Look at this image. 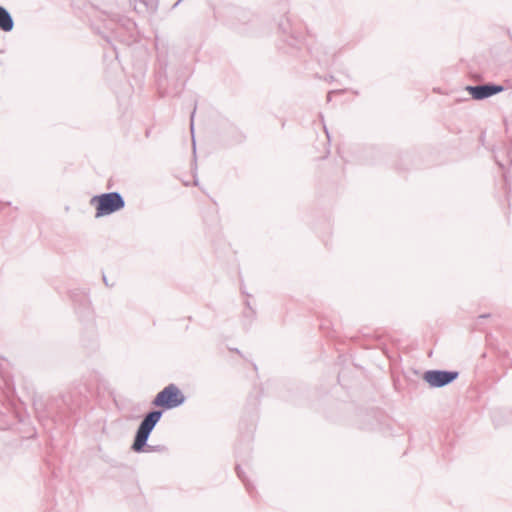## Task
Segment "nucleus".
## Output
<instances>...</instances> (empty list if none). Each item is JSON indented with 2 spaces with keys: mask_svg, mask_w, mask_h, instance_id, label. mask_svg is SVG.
Masks as SVG:
<instances>
[{
  "mask_svg": "<svg viewBox=\"0 0 512 512\" xmlns=\"http://www.w3.org/2000/svg\"><path fill=\"white\" fill-rule=\"evenodd\" d=\"M162 415L163 410H151L144 416L143 420L138 426L132 444V450L134 452H163L167 450L164 445L147 444L150 434L152 433L157 423L160 421Z\"/></svg>",
  "mask_w": 512,
  "mask_h": 512,
  "instance_id": "nucleus-1",
  "label": "nucleus"
},
{
  "mask_svg": "<svg viewBox=\"0 0 512 512\" xmlns=\"http://www.w3.org/2000/svg\"><path fill=\"white\" fill-rule=\"evenodd\" d=\"M95 206L97 218L110 215L125 207V200L119 192H107L95 195L90 201Z\"/></svg>",
  "mask_w": 512,
  "mask_h": 512,
  "instance_id": "nucleus-2",
  "label": "nucleus"
},
{
  "mask_svg": "<svg viewBox=\"0 0 512 512\" xmlns=\"http://www.w3.org/2000/svg\"><path fill=\"white\" fill-rule=\"evenodd\" d=\"M185 402V396L175 384H169L161 390L153 399L152 405L163 410H171L181 406Z\"/></svg>",
  "mask_w": 512,
  "mask_h": 512,
  "instance_id": "nucleus-3",
  "label": "nucleus"
},
{
  "mask_svg": "<svg viewBox=\"0 0 512 512\" xmlns=\"http://www.w3.org/2000/svg\"><path fill=\"white\" fill-rule=\"evenodd\" d=\"M458 376V371L434 369L427 370L423 375V379L429 384L430 387L440 388L454 382Z\"/></svg>",
  "mask_w": 512,
  "mask_h": 512,
  "instance_id": "nucleus-4",
  "label": "nucleus"
},
{
  "mask_svg": "<svg viewBox=\"0 0 512 512\" xmlns=\"http://www.w3.org/2000/svg\"><path fill=\"white\" fill-rule=\"evenodd\" d=\"M466 90L469 92L473 99L484 100L502 92L504 87L494 83H485L481 85L467 86Z\"/></svg>",
  "mask_w": 512,
  "mask_h": 512,
  "instance_id": "nucleus-5",
  "label": "nucleus"
},
{
  "mask_svg": "<svg viewBox=\"0 0 512 512\" xmlns=\"http://www.w3.org/2000/svg\"><path fill=\"white\" fill-rule=\"evenodd\" d=\"M501 151L495 152L494 158L500 168H504L506 164H512V147H504L502 152L506 154V159L500 157Z\"/></svg>",
  "mask_w": 512,
  "mask_h": 512,
  "instance_id": "nucleus-6",
  "label": "nucleus"
},
{
  "mask_svg": "<svg viewBox=\"0 0 512 512\" xmlns=\"http://www.w3.org/2000/svg\"><path fill=\"white\" fill-rule=\"evenodd\" d=\"M14 22L7 9L2 7V31L9 32L13 29Z\"/></svg>",
  "mask_w": 512,
  "mask_h": 512,
  "instance_id": "nucleus-7",
  "label": "nucleus"
},
{
  "mask_svg": "<svg viewBox=\"0 0 512 512\" xmlns=\"http://www.w3.org/2000/svg\"><path fill=\"white\" fill-rule=\"evenodd\" d=\"M279 29L284 34H290L293 39H297V36L291 31L290 20L288 18L279 23Z\"/></svg>",
  "mask_w": 512,
  "mask_h": 512,
  "instance_id": "nucleus-8",
  "label": "nucleus"
},
{
  "mask_svg": "<svg viewBox=\"0 0 512 512\" xmlns=\"http://www.w3.org/2000/svg\"><path fill=\"white\" fill-rule=\"evenodd\" d=\"M195 112H196V108H194V110L192 111L191 117H190V129H191V133L192 134L194 133V115H195Z\"/></svg>",
  "mask_w": 512,
  "mask_h": 512,
  "instance_id": "nucleus-9",
  "label": "nucleus"
},
{
  "mask_svg": "<svg viewBox=\"0 0 512 512\" xmlns=\"http://www.w3.org/2000/svg\"><path fill=\"white\" fill-rule=\"evenodd\" d=\"M236 471H237L238 477H239L240 479H242V481L244 482V481H245V479H244V478H243V476H242V471H241V469H240V466H239V465H237V466H236Z\"/></svg>",
  "mask_w": 512,
  "mask_h": 512,
  "instance_id": "nucleus-10",
  "label": "nucleus"
},
{
  "mask_svg": "<svg viewBox=\"0 0 512 512\" xmlns=\"http://www.w3.org/2000/svg\"><path fill=\"white\" fill-rule=\"evenodd\" d=\"M2 380H4V382H5V386H6L8 389H10V383H9V381H8V380H6V379H4V377H3V376H2Z\"/></svg>",
  "mask_w": 512,
  "mask_h": 512,
  "instance_id": "nucleus-11",
  "label": "nucleus"
},
{
  "mask_svg": "<svg viewBox=\"0 0 512 512\" xmlns=\"http://www.w3.org/2000/svg\"><path fill=\"white\" fill-rule=\"evenodd\" d=\"M331 94H332V92H329L328 95H327V100L328 101H331Z\"/></svg>",
  "mask_w": 512,
  "mask_h": 512,
  "instance_id": "nucleus-12",
  "label": "nucleus"
},
{
  "mask_svg": "<svg viewBox=\"0 0 512 512\" xmlns=\"http://www.w3.org/2000/svg\"><path fill=\"white\" fill-rule=\"evenodd\" d=\"M103 281H104V283L108 286V282H107V279H106V276H105V275H103Z\"/></svg>",
  "mask_w": 512,
  "mask_h": 512,
  "instance_id": "nucleus-13",
  "label": "nucleus"
},
{
  "mask_svg": "<svg viewBox=\"0 0 512 512\" xmlns=\"http://www.w3.org/2000/svg\"><path fill=\"white\" fill-rule=\"evenodd\" d=\"M488 316H489L488 314H484V315H481L480 317H481V318H486V317H488Z\"/></svg>",
  "mask_w": 512,
  "mask_h": 512,
  "instance_id": "nucleus-14",
  "label": "nucleus"
},
{
  "mask_svg": "<svg viewBox=\"0 0 512 512\" xmlns=\"http://www.w3.org/2000/svg\"><path fill=\"white\" fill-rule=\"evenodd\" d=\"M184 0H178L175 5H178L180 2H183Z\"/></svg>",
  "mask_w": 512,
  "mask_h": 512,
  "instance_id": "nucleus-15",
  "label": "nucleus"
},
{
  "mask_svg": "<svg viewBox=\"0 0 512 512\" xmlns=\"http://www.w3.org/2000/svg\"><path fill=\"white\" fill-rule=\"evenodd\" d=\"M184 0H178L175 5H178L180 2H183Z\"/></svg>",
  "mask_w": 512,
  "mask_h": 512,
  "instance_id": "nucleus-16",
  "label": "nucleus"
},
{
  "mask_svg": "<svg viewBox=\"0 0 512 512\" xmlns=\"http://www.w3.org/2000/svg\"><path fill=\"white\" fill-rule=\"evenodd\" d=\"M184 0H178L175 5H178L180 2H183Z\"/></svg>",
  "mask_w": 512,
  "mask_h": 512,
  "instance_id": "nucleus-17",
  "label": "nucleus"
}]
</instances>
